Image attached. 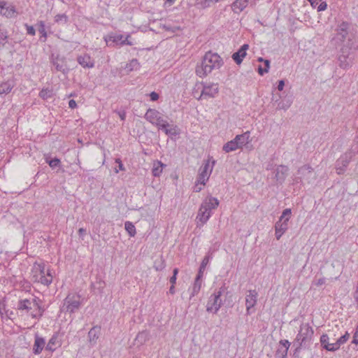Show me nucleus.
Listing matches in <instances>:
<instances>
[{
  "instance_id": "obj_61",
  "label": "nucleus",
  "mask_w": 358,
  "mask_h": 358,
  "mask_svg": "<svg viewBox=\"0 0 358 358\" xmlns=\"http://www.w3.org/2000/svg\"><path fill=\"white\" fill-rule=\"evenodd\" d=\"M352 343L358 345V331H356L354 334Z\"/></svg>"
},
{
  "instance_id": "obj_55",
  "label": "nucleus",
  "mask_w": 358,
  "mask_h": 358,
  "mask_svg": "<svg viewBox=\"0 0 358 358\" xmlns=\"http://www.w3.org/2000/svg\"><path fill=\"white\" fill-rule=\"evenodd\" d=\"M115 162L118 164V169H119L115 170L116 173H118L119 170H120V171L124 170V167L120 159H116Z\"/></svg>"
},
{
  "instance_id": "obj_58",
  "label": "nucleus",
  "mask_w": 358,
  "mask_h": 358,
  "mask_svg": "<svg viewBox=\"0 0 358 358\" xmlns=\"http://www.w3.org/2000/svg\"><path fill=\"white\" fill-rule=\"evenodd\" d=\"M326 282V279L324 278H321L320 279H318L316 282H315V285L317 286H321L322 285H324Z\"/></svg>"
},
{
  "instance_id": "obj_17",
  "label": "nucleus",
  "mask_w": 358,
  "mask_h": 358,
  "mask_svg": "<svg viewBox=\"0 0 358 358\" xmlns=\"http://www.w3.org/2000/svg\"><path fill=\"white\" fill-rule=\"evenodd\" d=\"M289 218L286 217L283 222H276L275 224V236L277 240H279L281 236L288 229Z\"/></svg>"
},
{
  "instance_id": "obj_56",
  "label": "nucleus",
  "mask_w": 358,
  "mask_h": 358,
  "mask_svg": "<svg viewBox=\"0 0 358 358\" xmlns=\"http://www.w3.org/2000/svg\"><path fill=\"white\" fill-rule=\"evenodd\" d=\"M150 97L151 101H155L159 99V94L155 92H152L150 94Z\"/></svg>"
},
{
  "instance_id": "obj_47",
  "label": "nucleus",
  "mask_w": 358,
  "mask_h": 358,
  "mask_svg": "<svg viewBox=\"0 0 358 358\" xmlns=\"http://www.w3.org/2000/svg\"><path fill=\"white\" fill-rule=\"evenodd\" d=\"M69 17L66 14H58L55 16V22L57 23L63 22L66 24L68 22Z\"/></svg>"
},
{
  "instance_id": "obj_20",
  "label": "nucleus",
  "mask_w": 358,
  "mask_h": 358,
  "mask_svg": "<svg viewBox=\"0 0 358 358\" xmlns=\"http://www.w3.org/2000/svg\"><path fill=\"white\" fill-rule=\"evenodd\" d=\"M254 0H236L231 5L232 10L239 13L243 11L249 4L255 3Z\"/></svg>"
},
{
  "instance_id": "obj_39",
  "label": "nucleus",
  "mask_w": 358,
  "mask_h": 358,
  "mask_svg": "<svg viewBox=\"0 0 358 358\" xmlns=\"http://www.w3.org/2000/svg\"><path fill=\"white\" fill-rule=\"evenodd\" d=\"M153 266L156 271H162L165 268L166 262L162 256L155 261Z\"/></svg>"
},
{
  "instance_id": "obj_27",
  "label": "nucleus",
  "mask_w": 358,
  "mask_h": 358,
  "mask_svg": "<svg viewBox=\"0 0 358 358\" xmlns=\"http://www.w3.org/2000/svg\"><path fill=\"white\" fill-rule=\"evenodd\" d=\"M45 342L44 338L39 337L38 335L35 336L34 344L33 346V352L35 355L40 354L44 348Z\"/></svg>"
},
{
  "instance_id": "obj_38",
  "label": "nucleus",
  "mask_w": 358,
  "mask_h": 358,
  "mask_svg": "<svg viewBox=\"0 0 358 358\" xmlns=\"http://www.w3.org/2000/svg\"><path fill=\"white\" fill-rule=\"evenodd\" d=\"M13 87V85L8 81L0 85V95L3 94H8Z\"/></svg>"
},
{
  "instance_id": "obj_19",
  "label": "nucleus",
  "mask_w": 358,
  "mask_h": 358,
  "mask_svg": "<svg viewBox=\"0 0 358 358\" xmlns=\"http://www.w3.org/2000/svg\"><path fill=\"white\" fill-rule=\"evenodd\" d=\"M220 204L217 199L212 196H207L201 203V206H203L204 208L209 212H212V210L216 209Z\"/></svg>"
},
{
  "instance_id": "obj_59",
  "label": "nucleus",
  "mask_w": 358,
  "mask_h": 358,
  "mask_svg": "<svg viewBox=\"0 0 358 358\" xmlns=\"http://www.w3.org/2000/svg\"><path fill=\"white\" fill-rule=\"evenodd\" d=\"M284 86H285V81L283 80H280L278 81V90L279 91H282L284 88Z\"/></svg>"
},
{
  "instance_id": "obj_5",
  "label": "nucleus",
  "mask_w": 358,
  "mask_h": 358,
  "mask_svg": "<svg viewBox=\"0 0 358 358\" xmlns=\"http://www.w3.org/2000/svg\"><path fill=\"white\" fill-rule=\"evenodd\" d=\"M357 48H338V66L343 69H348L352 66L353 63L354 57L353 52Z\"/></svg>"
},
{
  "instance_id": "obj_21",
  "label": "nucleus",
  "mask_w": 358,
  "mask_h": 358,
  "mask_svg": "<svg viewBox=\"0 0 358 358\" xmlns=\"http://www.w3.org/2000/svg\"><path fill=\"white\" fill-rule=\"evenodd\" d=\"M249 48L248 44H243L241 48L236 52L233 53L231 57L237 64H241L243 58L246 56V51Z\"/></svg>"
},
{
  "instance_id": "obj_8",
  "label": "nucleus",
  "mask_w": 358,
  "mask_h": 358,
  "mask_svg": "<svg viewBox=\"0 0 358 358\" xmlns=\"http://www.w3.org/2000/svg\"><path fill=\"white\" fill-rule=\"evenodd\" d=\"M215 161L213 157L208 158L202 166L199 168L197 176L198 182L205 185L206 182L208 180L209 176L213 171Z\"/></svg>"
},
{
  "instance_id": "obj_57",
  "label": "nucleus",
  "mask_w": 358,
  "mask_h": 358,
  "mask_svg": "<svg viewBox=\"0 0 358 358\" xmlns=\"http://www.w3.org/2000/svg\"><path fill=\"white\" fill-rule=\"evenodd\" d=\"M69 107L70 108H72V109H74L77 107V103L76 102L75 100L73 99H71L69 101Z\"/></svg>"
},
{
  "instance_id": "obj_46",
  "label": "nucleus",
  "mask_w": 358,
  "mask_h": 358,
  "mask_svg": "<svg viewBox=\"0 0 358 358\" xmlns=\"http://www.w3.org/2000/svg\"><path fill=\"white\" fill-rule=\"evenodd\" d=\"M264 68L261 66L258 67V73L259 75L263 76L265 73H268L270 68V61L266 59L264 60Z\"/></svg>"
},
{
  "instance_id": "obj_10",
  "label": "nucleus",
  "mask_w": 358,
  "mask_h": 358,
  "mask_svg": "<svg viewBox=\"0 0 358 358\" xmlns=\"http://www.w3.org/2000/svg\"><path fill=\"white\" fill-rule=\"evenodd\" d=\"M355 152L352 150H349L342 155L336 162V169L338 174H343L345 173L349 163L352 160Z\"/></svg>"
},
{
  "instance_id": "obj_24",
  "label": "nucleus",
  "mask_w": 358,
  "mask_h": 358,
  "mask_svg": "<svg viewBox=\"0 0 358 358\" xmlns=\"http://www.w3.org/2000/svg\"><path fill=\"white\" fill-rule=\"evenodd\" d=\"M77 61L83 68L90 69L93 68L94 66V60L87 54L78 56Z\"/></svg>"
},
{
  "instance_id": "obj_25",
  "label": "nucleus",
  "mask_w": 358,
  "mask_h": 358,
  "mask_svg": "<svg viewBox=\"0 0 358 358\" xmlns=\"http://www.w3.org/2000/svg\"><path fill=\"white\" fill-rule=\"evenodd\" d=\"M329 341V336L326 334H322L320 337L321 346L327 351L335 352L336 346L334 345V343H330Z\"/></svg>"
},
{
  "instance_id": "obj_35",
  "label": "nucleus",
  "mask_w": 358,
  "mask_h": 358,
  "mask_svg": "<svg viewBox=\"0 0 358 358\" xmlns=\"http://www.w3.org/2000/svg\"><path fill=\"white\" fill-rule=\"evenodd\" d=\"M57 339H58L57 336L53 335L52 336V338L49 340V341L45 347V350L50 351V352L55 351L56 349V345L58 343Z\"/></svg>"
},
{
  "instance_id": "obj_50",
  "label": "nucleus",
  "mask_w": 358,
  "mask_h": 358,
  "mask_svg": "<svg viewBox=\"0 0 358 358\" xmlns=\"http://www.w3.org/2000/svg\"><path fill=\"white\" fill-rule=\"evenodd\" d=\"M291 214H292V211H291V209L290 208H286L283 211H282V213L281 215V216L279 218V220L278 222H283V220L286 218V217H288L289 219L290 218V216H291Z\"/></svg>"
},
{
  "instance_id": "obj_42",
  "label": "nucleus",
  "mask_w": 358,
  "mask_h": 358,
  "mask_svg": "<svg viewBox=\"0 0 358 358\" xmlns=\"http://www.w3.org/2000/svg\"><path fill=\"white\" fill-rule=\"evenodd\" d=\"M148 339V332L143 331L139 332L136 336V340L140 344H143Z\"/></svg>"
},
{
  "instance_id": "obj_2",
  "label": "nucleus",
  "mask_w": 358,
  "mask_h": 358,
  "mask_svg": "<svg viewBox=\"0 0 358 358\" xmlns=\"http://www.w3.org/2000/svg\"><path fill=\"white\" fill-rule=\"evenodd\" d=\"M222 64L223 61L220 55L208 52L205 54L201 65L197 66L196 73L199 77L206 76L213 69H220Z\"/></svg>"
},
{
  "instance_id": "obj_16",
  "label": "nucleus",
  "mask_w": 358,
  "mask_h": 358,
  "mask_svg": "<svg viewBox=\"0 0 358 358\" xmlns=\"http://www.w3.org/2000/svg\"><path fill=\"white\" fill-rule=\"evenodd\" d=\"M258 294L255 289L249 290L248 294L245 296L246 314L250 315V309L253 308L257 301Z\"/></svg>"
},
{
  "instance_id": "obj_41",
  "label": "nucleus",
  "mask_w": 358,
  "mask_h": 358,
  "mask_svg": "<svg viewBox=\"0 0 358 358\" xmlns=\"http://www.w3.org/2000/svg\"><path fill=\"white\" fill-rule=\"evenodd\" d=\"M350 334L346 332L343 336H341L336 342L334 343L336 346V351L338 350L341 345L344 344L349 338Z\"/></svg>"
},
{
  "instance_id": "obj_6",
  "label": "nucleus",
  "mask_w": 358,
  "mask_h": 358,
  "mask_svg": "<svg viewBox=\"0 0 358 358\" xmlns=\"http://www.w3.org/2000/svg\"><path fill=\"white\" fill-rule=\"evenodd\" d=\"M80 296L79 294H69L64 300L62 310L73 313L80 309Z\"/></svg>"
},
{
  "instance_id": "obj_49",
  "label": "nucleus",
  "mask_w": 358,
  "mask_h": 358,
  "mask_svg": "<svg viewBox=\"0 0 358 358\" xmlns=\"http://www.w3.org/2000/svg\"><path fill=\"white\" fill-rule=\"evenodd\" d=\"M38 25H39L38 31L42 34L41 37L44 38L43 41H45L47 38V32H46L45 28V22L43 21H40L38 23Z\"/></svg>"
},
{
  "instance_id": "obj_40",
  "label": "nucleus",
  "mask_w": 358,
  "mask_h": 358,
  "mask_svg": "<svg viewBox=\"0 0 358 358\" xmlns=\"http://www.w3.org/2000/svg\"><path fill=\"white\" fill-rule=\"evenodd\" d=\"M124 228H125V230L129 234V236L134 237L136 235V228L132 222H129V221L126 222L124 224Z\"/></svg>"
},
{
  "instance_id": "obj_44",
  "label": "nucleus",
  "mask_w": 358,
  "mask_h": 358,
  "mask_svg": "<svg viewBox=\"0 0 358 358\" xmlns=\"http://www.w3.org/2000/svg\"><path fill=\"white\" fill-rule=\"evenodd\" d=\"M292 104V101L289 100H282L278 103L277 109L278 110H287L288 109Z\"/></svg>"
},
{
  "instance_id": "obj_13",
  "label": "nucleus",
  "mask_w": 358,
  "mask_h": 358,
  "mask_svg": "<svg viewBox=\"0 0 358 358\" xmlns=\"http://www.w3.org/2000/svg\"><path fill=\"white\" fill-rule=\"evenodd\" d=\"M144 117L146 120L156 127H158L164 120L162 114L156 109L152 108H149L147 110Z\"/></svg>"
},
{
  "instance_id": "obj_3",
  "label": "nucleus",
  "mask_w": 358,
  "mask_h": 358,
  "mask_svg": "<svg viewBox=\"0 0 358 358\" xmlns=\"http://www.w3.org/2000/svg\"><path fill=\"white\" fill-rule=\"evenodd\" d=\"M17 308L20 311H24L27 314H29L32 318L35 319L41 317L45 310L36 298L19 300Z\"/></svg>"
},
{
  "instance_id": "obj_31",
  "label": "nucleus",
  "mask_w": 358,
  "mask_h": 358,
  "mask_svg": "<svg viewBox=\"0 0 358 358\" xmlns=\"http://www.w3.org/2000/svg\"><path fill=\"white\" fill-rule=\"evenodd\" d=\"M201 279H202V277L196 275V277L194 280V284H193L192 291V293L190 295V299L192 297L194 296L195 295H196L199 292L201 287V285H202Z\"/></svg>"
},
{
  "instance_id": "obj_18",
  "label": "nucleus",
  "mask_w": 358,
  "mask_h": 358,
  "mask_svg": "<svg viewBox=\"0 0 358 358\" xmlns=\"http://www.w3.org/2000/svg\"><path fill=\"white\" fill-rule=\"evenodd\" d=\"M289 168L285 165H279L277 166L275 171V178L276 181L282 184L288 174Z\"/></svg>"
},
{
  "instance_id": "obj_14",
  "label": "nucleus",
  "mask_w": 358,
  "mask_h": 358,
  "mask_svg": "<svg viewBox=\"0 0 358 358\" xmlns=\"http://www.w3.org/2000/svg\"><path fill=\"white\" fill-rule=\"evenodd\" d=\"M50 62L57 71H60L63 74L69 73V69L67 68L65 57H60L58 55L57 56L52 55Z\"/></svg>"
},
{
  "instance_id": "obj_43",
  "label": "nucleus",
  "mask_w": 358,
  "mask_h": 358,
  "mask_svg": "<svg viewBox=\"0 0 358 358\" xmlns=\"http://www.w3.org/2000/svg\"><path fill=\"white\" fill-rule=\"evenodd\" d=\"M52 90L48 88L43 89L39 92V96L44 100H47L52 96Z\"/></svg>"
},
{
  "instance_id": "obj_48",
  "label": "nucleus",
  "mask_w": 358,
  "mask_h": 358,
  "mask_svg": "<svg viewBox=\"0 0 358 358\" xmlns=\"http://www.w3.org/2000/svg\"><path fill=\"white\" fill-rule=\"evenodd\" d=\"M45 162L49 164L52 169H55L60 165V160L55 157L52 159H45Z\"/></svg>"
},
{
  "instance_id": "obj_29",
  "label": "nucleus",
  "mask_w": 358,
  "mask_h": 358,
  "mask_svg": "<svg viewBox=\"0 0 358 358\" xmlns=\"http://www.w3.org/2000/svg\"><path fill=\"white\" fill-rule=\"evenodd\" d=\"M166 165L164 164L161 161H155L153 163V166L152 169V175L155 177H159L160 175L162 173L163 167H164Z\"/></svg>"
},
{
  "instance_id": "obj_11",
  "label": "nucleus",
  "mask_w": 358,
  "mask_h": 358,
  "mask_svg": "<svg viewBox=\"0 0 358 358\" xmlns=\"http://www.w3.org/2000/svg\"><path fill=\"white\" fill-rule=\"evenodd\" d=\"M203 89L200 96L198 98L199 100L202 99H213L215 98L219 93V85L218 83H203Z\"/></svg>"
},
{
  "instance_id": "obj_28",
  "label": "nucleus",
  "mask_w": 358,
  "mask_h": 358,
  "mask_svg": "<svg viewBox=\"0 0 358 358\" xmlns=\"http://www.w3.org/2000/svg\"><path fill=\"white\" fill-rule=\"evenodd\" d=\"M250 131H246L243 134L236 135L235 138L238 143V146L242 148L243 145L248 144L250 141Z\"/></svg>"
},
{
  "instance_id": "obj_26",
  "label": "nucleus",
  "mask_w": 358,
  "mask_h": 358,
  "mask_svg": "<svg viewBox=\"0 0 358 358\" xmlns=\"http://www.w3.org/2000/svg\"><path fill=\"white\" fill-rule=\"evenodd\" d=\"M100 332L101 327L99 326H94L89 331L88 337L91 345H94L96 343Z\"/></svg>"
},
{
  "instance_id": "obj_12",
  "label": "nucleus",
  "mask_w": 358,
  "mask_h": 358,
  "mask_svg": "<svg viewBox=\"0 0 358 358\" xmlns=\"http://www.w3.org/2000/svg\"><path fill=\"white\" fill-rule=\"evenodd\" d=\"M158 129L162 130L166 135L171 138L178 136L180 133L179 127L176 124H170L166 120L157 127Z\"/></svg>"
},
{
  "instance_id": "obj_62",
  "label": "nucleus",
  "mask_w": 358,
  "mask_h": 358,
  "mask_svg": "<svg viewBox=\"0 0 358 358\" xmlns=\"http://www.w3.org/2000/svg\"><path fill=\"white\" fill-rule=\"evenodd\" d=\"M177 276H175V275H173L170 278V282L171 285H175L176 282Z\"/></svg>"
},
{
  "instance_id": "obj_30",
  "label": "nucleus",
  "mask_w": 358,
  "mask_h": 358,
  "mask_svg": "<svg viewBox=\"0 0 358 358\" xmlns=\"http://www.w3.org/2000/svg\"><path fill=\"white\" fill-rule=\"evenodd\" d=\"M238 148H240V147L238 146V143L236 141V138H234L233 140L228 141L227 143H225L223 145L222 150L225 152H230L232 151H235Z\"/></svg>"
},
{
  "instance_id": "obj_53",
  "label": "nucleus",
  "mask_w": 358,
  "mask_h": 358,
  "mask_svg": "<svg viewBox=\"0 0 358 358\" xmlns=\"http://www.w3.org/2000/svg\"><path fill=\"white\" fill-rule=\"evenodd\" d=\"M25 27L27 28V32L28 34L31 36H34L36 34L35 29L32 26L28 25L27 24H25Z\"/></svg>"
},
{
  "instance_id": "obj_60",
  "label": "nucleus",
  "mask_w": 358,
  "mask_h": 358,
  "mask_svg": "<svg viewBox=\"0 0 358 358\" xmlns=\"http://www.w3.org/2000/svg\"><path fill=\"white\" fill-rule=\"evenodd\" d=\"M119 117L122 120H124L126 118V113L124 110L118 111L117 112Z\"/></svg>"
},
{
  "instance_id": "obj_15",
  "label": "nucleus",
  "mask_w": 358,
  "mask_h": 358,
  "mask_svg": "<svg viewBox=\"0 0 358 358\" xmlns=\"http://www.w3.org/2000/svg\"><path fill=\"white\" fill-rule=\"evenodd\" d=\"M0 14L7 18H12L15 17L17 13L14 6L8 4L6 1L0 0Z\"/></svg>"
},
{
  "instance_id": "obj_52",
  "label": "nucleus",
  "mask_w": 358,
  "mask_h": 358,
  "mask_svg": "<svg viewBox=\"0 0 358 358\" xmlns=\"http://www.w3.org/2000/svg\"><path fill=\"white\" fill-rule=\"evenodd\" d=\"M296 347L294 351V356L298 357V354L300 352L301 348H305V345H300V343H296Z\"/></svg>"
},
{
  "instance_id": "obj_34",
  "label": "nucleus",
  "mask_w": 358,
  "mask_h": 358,
  "mask_svg": "<svg viewBox=\"0 0 358 358\" xmlns=\"http://www.w3.org/2000/svg\"><path fill=\"white\" fill-rule=\"evenodd\" d=\"M310 3L313 8H317L318 11L324 10L327 4L322 0H310Z\"/></svg>"
},
{
  "instance_id": "obj_37",
  "label": "nucleus",
  "mask_w": 358,
  "mask_h": 358,
  "mask_svg": "<svg viewBox=\"0 0 358 358\" xmlns=\"http://www.w3.org/2000/svg\"><path fill=\"white\" fill-rule=\"evenodd\" d=\"M209 260H210V256L206 255V256L204 257V258L203 259V260H202V262L201 263V265H200L199 268V272H198L196 275L203 278V272H204V271L206 269V267L207 264L209 262Z\"/></svg>"
},
{
  "instance_id": "obj_51",
  "label": "nucleus",
  "mask_w": 358,
  "mask_h": 358,
  "mask_svg": "<svg viewBox=\"0 0 358 358\" xmlns=\"http://www.w3.org/2000/svg\"><path fill=\"white\" fill-rule=\"evenodd\" d=\"M280 345L285 348V350H288L291 343L288 340H280Z\"/></svg>"
},
{
  "instance_id": "obj_45",
  "label": "nucleus",
  "mask_w": 358,
  "mask_h": 358,
  "mask_svg": "<svg viewBox=\"0 0 358 358\" xmlns=\"http://www.w3.org/2000/svg\"><path fill=\"white\" fill-rule=\"evenodd\" d=\"M8 38L7 31L0 28V44L4 46L8 41Z\"/></svg>"
},
{
  "instance_id": "obj_23",
  "label": "nucleus",
  "mask_w": 358,
  "mask_h": 358,
  "mask_svg": "<svg viewBox=\"0 0 358 358\" xmlns=\"http://www.w3.org/2000/svg\"><path fill=\"white\" fill-rule=\"evenodd\" d=\"M211 215L212 212L208 211L203 206H200L196 215V220H198L201 224H204L208 222Z\"/></svg>"
},
{
  "instance_id": "obj_54",
  "label": "nucleus",
  "mask_w": 358,
  "mask_h": 358,
  "mask_svg": "<svg viewBox=\"0 0 358 358\" xmlns=\"http://www.w3.org/2000/svg\"><path fill=\"white\" fill-rule=\"evenodd\" d=\"M201 185H202V184L199 183V182H198V180H196V183H195V185H194V188H193V191H194V192H201V189H202V187H201Z\"/></svg>"
},
{
  "instance_id": "obj_7",
  "label": "nucleus",
  "mask_w": 358,
  "mask_h": 358,
  "mask_svg": "<svg viewBox=\"0 0 358 358\" xmlns=\"http://www.w3.org/2000/svg\"><path fill=\"white\" fill-rule=\"evenodd\" d=\"M225 289L224 287H222L219 290L215 291L208 299L206 306V310L209 313H217L221 306L222 305V300L221 296L223 291Z\"/></svg>"
},
{
  "instance_id": "obj_1",
  "label": "nucleus",
  "mask_w": 358,
  "mask_h": 358,
  "mask_svg": "<svg viewBox=\"0 0 358 358\" xmlns=\"http://www.w3.org/2000/svg\"><path fill=\"white\" fill-rule=\"evenodd\" d=\"M331 42L336 49L341 48H357L352 24L347 22L338 24L336 29V34Z\"/></svg>"
},
{
  "instance_id": "obj_22",
  "label": "nucleus",
  "mask_w": 358,
  "mask_h": 358,
  "mask_svg": "<svg viewBox=\"0 0 358 358\" xmlns=\"http://www.w3.org/2000/svg\"><path fill=\"white\" fill-rule=\"evenodd\" d=\"M32 280L34 282H40L44 285H50L52 282V275L50 273V271L47 270L46 275H33Z\"/></svg>"
},
{
  "instance_id": "obj_32",
  "label": "nucleus",
  "mask_w": 358,
  "mask_h": 358,
  "mask_svg": "<svg viewBox=\"0 0 358 358\" xmlns=\"http://www.w3.org/2000/svg\"><path fill=\"white\" fill-rule=\"evenodd\" d=\"M32 272H33V275H39V276L41 275H46V273H47V271H45V264L43 263H41V264L36 263L34 265Z\"/></svg>"
},
{
  "instance_id": "obj_36",
  "label": "nucleus",
  "mask_w": 358,
  "mask_h": 358,
  "mask_svg": "<svg viewBox=\"0 0 358 358\" xmlns=\"http://www.w3.org/2000/svg\"><path fill=\"white\" fill-rule=\"evenodd\" d=\"M123 36L122 35H115V36H108L105 38V41L108 45L110 46L111 44L109 43L110 42L114 43H120L122 41Z\"/></svg>"
},
{
  "instance_id": "obj_33",
  "label": "nucleus",
  "mask_w": 358,
  "mask_h": 358,
  "mask_svg": "<svg viewBox=\"0 0 358 358\" xmlns=\"http://www.w3.org/2000/svg\"><path fill=\"white\" fill-rule=\"evenodd\" d=\"M140 68V64L136 59H132L128 64H126L125 70L127 72L136 71Z\"/></svg>"
},
{
  "instance_id": "obj_63",
  "label": "nucleus",
  "mask_w": 358,
  "mask_h": 358,
  "mask_svg": "<svg viewBox=\"0 0 358 358\" xmlns=\"http://www.w3.org/2000/svg\"><path fill=\"white\" fill-rule=\"evenodd\" d=\"M120 45H131V43L128 41L127 38H126L125 40L122 39V41L120 42Z\"/></svg>"
},
{
  "instance_id": "obj_64",
  "label": "nucleus",
  "mask_w": 358,
  "mask_h": 358,
  "mask_svg": "<svg viewBox=\"0 0 358 358\" xmlns=\"http://www.w3.org/2000/svg\"><path fill=\"white\" fill-rule=\"evenodd\" d=\"M287 352L288 350H284L282 352V354H281V357L282 358H286L287 356Z\"/></svg>"
},
{
  "instance_id": "obj_4",
  "label": "nucleus",
  "mask_w": 358,
  "mask_h": 358,
  "mask_svg": "<svg viewBox=\"0 0 358 358\" xmlns=\"http://www.w3.org/2000/svg\"><path fill=\"white\" fill-rule=\"evenodd\" d=\"M313 334L314 330L308 323H301L299 332L294 339V345H295L296 343H300V345H305V348H309Z\"/></svg>"
},
{
  "instance_id": "obj_9",
  "label": "nucleus",
  "mask_w": 358,
  "mask_h": 358,
  "mask_svg": "<svg viewBox=\"0 0 358 358\" xmlns=\"http://www.w3.org/2000/svg\"><path fill=\"white\" fill-rule=\"evenodd\" d=\"M296 174L297 176L294 178L295 183H300L303 181L310 183L311 179L313 178V169L310 165L306 164L299 168Z\"/></svg>"
}]
</instances>
